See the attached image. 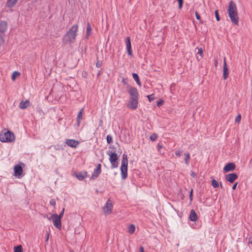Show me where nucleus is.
<instances>
[{"mask_svg": "<svg viewBox=\"0 0 252 252\" xmlns=\"http://www.w3.org/2000/svg\"><path fill=\"white\" fill-rule=\"evenodd\" d=\"M30 105V102L29 100H26L25 101H22L19 103V107L21 109H24L28 107Z\"/></svg>", "mask_w": 252, "mask_h": 252, "instance_id": "20", "label": "nucleus"}, {"mask_svg": "<svg viewBox=\"0 0 252 252\" xmlns=\"http://www.w3.org/2000/svg\"><path fill=\"white\" fill-rule=\"evenodd\" d=\"M15 139L14 133L7 129H4L0 134V140L2 142H12Z\"/></svg>", "mask_w": 252, "mask_h": 252, "instance_id": "3", "label": "nucleus"}, {"mask_svg": "<svg viewBox=\"0 0 252 252\" xmlns=\"http://www.w3.org/2000/svg\"><path fill=\"white\" fill-rule=\"evenodd\" d=\"M127 92L130 95V98H138V92L136 88L127 86Z\"/></svg>", "mask_w": 252, "mask_h": 252, "instance_id": "6", "label": "nucleus"}, {"mask_svg": "<svg viewBox=\"0 0 252 252\" xmlns=\"http://www.w3.org/2000/svg\"><path fill=\"white\" fill-rule=\"evenodd\" d=\"M212 185L214 188H217L219 187V183L215 179L212 180Z\"/></svg>", "mask_w": 252, "mask_h": 252, "instance_id": "30", "label": "nucleus"}, {"mask_svg": "<svg viewBox=\"0 0 252 252\" xmlns=\"http://www.w3.org/2000/svg\"><path fill=\"white\" fill-rule=\"evenodd\" d=\"M50 204L52 206H54L56 205L55 200L54 199H51L50 201Z\"/></svg>", "mask_w": 252, "mask_h": 252, "instance_id": "40", "label": "nucleus"}, {"mask_svg": "<svg viewBox=\"0 0 252 252\" xmlns=\"http://www.w3.org/2000/svg\"><path fill=\"white\" fill-rule=\"evenodd\" d=\"M126 47L127 49V54L128 55L132 56V52L131 50V45L130 42V37L127 36L126 39Z\"/></svg>", "mask_w": 252, "mask_h": 252, "instance_id": "12", "label": "nucleus"}, {"mask_svg": "<svg viewBox=\"0 0 252 252\" xmlns=\"http://www.w3.org/2000/svg\"><path fill=\"white\" fill-rule=\"evenodd\" d=\"M132 75L134 80L136 81L137 85L139 86H141V84L140 82V80H139L138 75L135 73H133Z\"/></svg>", "mask_w": 252, "mask_h": 252, "instance_id": "25", "label": "nucleus"}, {"mask_svg": "<svg viewBox=\"0 0 252 252\" xmlns=\"http://www.w3.org/2000/svg\"><path fill=\"white\" fill-rule=\"evenodd\" d=\"M19 74L20 73L17 71L14 72L12 75V79L14 80L15 79L16 75H19Z\"/></svg>", "mask_w": 252, "mask_h": 252, "instance_id": "38", "label": "nucleus"}, {"mask_svg": "<svg viewBox=\"0 0 252 252\" xmlns=\"http://www.w3.org/2000/svg\"><path fill=\"white\" fill-rule=\"evenodd\" d=\"M248 243L249 244H252V237H249L248 239Z\"/></svg>", "mask_w": 252, "mask_h": 252, "instance_id": "48", "label": "nucleus"}, {"mask_svg": "<svg viewBox=\"0 0 252 252\" xmlns=\"http://www.w3.org/2000/svg\"><path fill=\"white\" fill-rule=\"evenodd\" d=\"M112 208L113 205L111 201L108 199L103 208V213L105 215L110 214L112 213Z\"/></svg>", "mask_w": 252, "mask_h": 252, "instance_id": "8", "label": "nucleus"}, {"mask_svg": "<svg viewBox=\"0 0 252 252\" xmlns=\"http://www.w3.org/2000/svg\"><path fill=\"white\" fill-rule=\"evenodd\" d=\"M75 176L78 180L82 181L88 176V174L86 172H78L76 173Z\"/></svg>", "mask_w": 252, "mask_h": 252, "instance_id": "18", "label": "nucleus"}, {"mask_svg": "<svg viewBox=\"0 0 252 252\" xmlns=\"http://www.w3.org/2000/svg\"><path fill=\"white\" fill-rule=\"evenodd\" d=\"M185 156V163L186 165H189V160L190 158V154L189 152L184 153Z\"/></svg>", "mask_w": 252, "mask_h": 252, "instance_id": "22", "label": "nucleus"}, {"mask_svg": "<svg viewBox=\"0 0 252 252\" xmlns=\"http://www.w3.org/2000/svg\"><path fill=\"white\" fill-rule=\"evenodd\" d=\"M7 29V23L5 21H0V33H4Z\"/></svg>", "mask_w": 252, "mask_h": 252, "instance_id": "17", "label": "nucleus"}, {"mask_svg": "<svg viewBox=\"0 0 252 252\" xmlns=\"http://www.w3.org/2000/svg\"><path fill=\"white\" fill-rule=\"evenodd\" d=\"M229 75L228 68L227 66L226 58H223V78L224 80L226 79Z\"/></svg>", "mask_w": 252, "mask_h": 252, "instance_id": "11", "label": "nucleus"}, {"mask_svg": "<svg viewBox=\"0 0 252 252\" xmlns=\"http://www.w3.org/2000/svg\"><path fill=\"white\" fill-rule=\"evenodd\" d=\"M192 193H193V189H191L190 190V193H189V199H190V201H191L192 200V196H193Z\"/></svg>", "mask_w": 252, "mask_h": 252, "instance_id": "42", "label": "nucleus"}, {"mask_svg": "<svg viewBox=\"0 0 252 252\" xmlns=\"http://www.w3.org/2000/svg\"><path fill=\"white\" fill-rule=\"evenodd\" d=\"M179 3V8L181 9L182 7L183 4V0H177Z\"/></svg>", "mask_w": 252, "mask_h": 252, "instance_id": "37", "label": "nucleus"}, {"mask_svg": "<svg viewBox=\"0 0 252 252\" xmlns=\"http://www.w3.org/2000/svg\"><path fill=\"white\" fill-rule=\"evenodd\" d=\"M83 111H84V109L82 108L78 112V115L77 117V121L78 125L80 123V120H82V116H83L82 115H83Z\"/></svg>", "mask_w": 252, "mask_h": 252, "instance_id": "24", "label": "nucleus"}, {"mask_svg": "<svg viewBox=\"0 0 252 252\" xmlns=\"http://www.w3.org/2000/svg\"><path fill=\"white\" fill-rule=\"evenodd\" d=\"M102 65L101 61H98L96 63V66L97 67H100Z\"/></svg>", "mask_w": 252, "mask_h": 252, "instance_id": "41", "label": "nucleus"}, {"mask_svg": "<svg viewBox=\"0 0 252 252\" xmlns=\"http://www.w3.org/2000/svg\"><path fill=\"white\" fill-rule=\"evenodd\" d=\"M14 252H23L22 246L21 245L15 246L14 247Z\"/></svg>", "mask_w": 252, "mask_h": 252, "instance_id": "29", "label": "nucleus"}, {"mask_svg": "<svg viewBox=\"0 0 252 252\" xmlns=\"http://www.w3.org/2000/svg\"><path fill=\"white\" fill-rule=\"evenodd\" d=\"M238 183H236L233 186H232V189L235 190L236 188V187L237 186Z\"/></svg>", "mask_w": 252, "mask_h": 252, "instance_id": "47", "label": "nucleus"}, {"mask_svg": "<svg viewBox=\"0 0 252 252\" xmlns=\"http://www.w3.org/2000/svg\"><path fill=\"white\" fill-rule=\"evenodd\" d=\"M54 225L57 228H60L61 227V222L60 217H58V215L56 214H54L52 215L51 217Z\"/></svg>", "mask_w": 252, "mask_h": 252, "instance_id": "9", "label": "nucleus"}, {"mask_svg": "<svg viewBox=\"0 0 252 252\" xmlns=\"http://www.w3.org/2000/svg\"><path fill=\"white\" fill-rule=\"evenodd\" d=\"M158 150H160L162 148V146L159 143L158 145Z\"/></svg>", "mask_w": 252, "mask_h": 252, "instance_id": "49", "label": "nucleus"}, {"mask_svg": "<svg viewBox=\"0 0 252 252\" xmlns=\"http://www.w3.org/2000/svg\"><path fill=\"white\" fill-rule=\"evenodd\" d=\"M220 188L221 189H224V187H223V186H222V185L221 184V183H220Z\"/></svg>", "mask_w": 252, "mask_h": 252, "instance_id": "51", "label": "nucleus"}, {"mask_svg": "<svg viewBox=\"0 0 252 252\" xmlns=\"http://www.w3.org/2000/svg\"><path fill=\"white\" fill-rule=\"evenodd\" d=\"M139 252H144V249L142 246L140 247Z\"/></svg>", "mask_w": 252, "mask_h": 252, "instance_id": "46", "label": "nucleus"}, {"mask_svg": "<svg viewBox=\"0 0 252 252\" xmlns=\"http://www.w3.org/2000/svg\"><path fill=\"white\" fill-rule=\"evenodd\" d=\"M217 63H218V62H217V61L216 60V61H215V65H216V66H217Z\"/></svg>", "mask_w": 252, "mask_h": 252, "instance_id": "53", "label": "nucleus"}, {"mask_svg": "<svg viewBox=\"0 0 252 252\" xmlns=\"http://www.w3.org/2000/svg\"><path fill=\"white\" fill-rule=\"evenodd\" d=\"M18 0H7V5L8 7H13L17 3Z\"/></svg>", "mask_w": 252, "mask_h": 252, "instance_id": "23", "label": "nucleus"}, {"mask_svg": "<svg viewBox=\"0 0 252 252\" xmlns=\"http://www.w3.org/2000/svg\"><path fill=\"white\" fill-rule=\"evenodd\" d=\"M65 144L72 148H76L79 144V141L74 139H67L65 141Z\"/></svg>", "mask_w": 252, "mask_h": 252, "instance_id": "13", "label": "nucleus"}, {"mask_svg": "<svg viewBox=\"0 0 252 252\" xmlns=\"http://www.w3.org/2000/svg\"><path fill=\"white\" fill-rule=\"evenodd\" d=\"M235 168V165L233 162L227 163L223 168L224 172H227L233 171Z\"/></svg>", "mask_w": 252, "mask_h": 252, "instance_id": "15", "label": "nucleus"}, {"mask_svg": "<svg viewBox=\"0 0 252 252\" xmlns=\"http://www.w3.org/2000/svg\"><path fill=\"white\" fill-rule=\"evenodd\" d=\"M135 230V225L133 224H131L129 225L128 228V231L130 234H132L134 232Z\"/></svg>", "mask_w": 252, "mask_h": 252, "instance_id": "26", "label": "nucleus"}, {"mask_svg": "<svg viewBox=\"0 0 252 252\" xmlns=\"http://www.w3.org/2000/svg\"><path fill=\"white\" fill-rule=\"evenodd\" d=\"M182 151L180 150H178L175 151V154L176 156L180 157L182 153Z\"/></svg>", "mask_w": 252, "mask_h": 252, "instance_id": "35", "label": "nucleus"}, {"mask_svg": "<svg viewBox=\"0 0 252 252\" xmlns=\"http://www.w3.org/2000/svg\"><path fill=\"white\" fill-rule=\"evenodd\" d=\"M158 137V136L156 133H153L152 135H151L150 137V138L151 141H155Z\"/></svg>", "mask_w": 252, "mask_h": 252, "instance_id": "31", "label": "nucleus"}, {"mask_svg": "<svg viewBox=\"0 0 252 252\" xmlns=\"http://www.w3.org/2000/svg\"><path fill=\"white\" fill-rule=\"evenodd\" d=\"M49 233L47 232L46 236V241H48L49 240Z\"/></svg>", "mask_w": 252, "mask_h": 252, "instance_id": "45", "label": "nucleus"}, {"mask_svg": "<svg viewBox=\"0 0 252 252\" xmlns=\"http://www.w3.org/2000/svg\"><path fill=\"white\" fill-rule=\"evenodd\" d=\"M147 97L148 98L149 101L150 102H151L155 99L154 94L148 95L147 96Z\"/></svg>", "mask_w": 252, "mask_h": 252, "instance_id": "33", "label": "nucleus"}, {"mask_svg": "<svg viewBox=\"0 0 252 252\" xmlns=\"http://www.w3.org/2000/svg\"><path fill=\"white\" fill-rule=\"evenodd\" d=\"M237 178V175L234 173L228 174L225 177L226 180L231 183H233Z\"/></svg>", "mask_w": 252, "mask_h": 252, "instance_id": "14", "label": "nucleus"}, {"mask_svg": "<svg viewBox=\"0 0 252 252\" xmlns=\"http://www.w3.org/2000/svg\"><path fill=\"white\" fill-rule=\"evenodd\" d=\"M197 219L198 217L196 213L194 210L192 209L189 215L190 220L192 221H195L197 220Z\"/></svg>", "mask_w": 252, "mask_h": 252, "instance_id": "21", "label": "nucleus"}, {"mask_svg": "<svg viewBox=\"0 0 252 252\" xmlns=\"http://www.w3.org/2000/svg\"><path fill=\"white\" fill-rule=\"evenodd\" d=\"M163 100L160 99L159 101H158L157 102V106L159 107L161 105H162L163 103Z\"/></svg>", "mask_w": 252, "mask_h": 252, "instance_id": "39", "label": "nucleus"}, {"mask_svg": "<svg viewBox=\"0 0 252 252\" xmlns=\"http://www.w3.org/2000/svg\"><path fill=\"white\" fill-rule=\"evenodd\" d=\"M195 16H196V19L197 20H200V19H201V17L200 16L199 14L197 11H196L195 13Z\"/></svg>", "mask_w": 252, "mask_h": 252, "instance_id": "43", "label": "nucleus"}, {"mask_svg": "<svg viewBox=\"0 0 252 252\" xmlns=\"http://www.w3.org/2000/svg\"><path fill=\"white\" fill-rule=\"evenodd\" d=\"M118 156L116 153H111L110 155L109 160L111 164V168H115L118 167V162L117 161L118 160Z\"/></svg>", "mask_w": 252, "mask_h": 252, "instance_id": "5", "label": "nucleus"}, {"mask_svg": "<svg viewBox=\"0 0 252 252\" xmlns=\"http://www.w3.org/2000/svg\"><path fill=\"white\" fill-rule=\"evenodd\" d=\"M138 98H129V100L127 104L128 108L132 110L136 109L138 107Z\"/></svg>", "mask_w": 252, "mask_h": 252, "instance_id": "7", "label": "nucleus"}, {"mask_svg": "<svg viewBox=\"0 0 252 252\" xmlns=\"http://www.w3.org/2000/svg\"><path fill=\"white\" fill-rule=\"evenodd\" d=\"M91 31H92V28L91 27V25L89 23H88L87 26V33H86V35L87 38H88V36L90 35Z\"/></svg>", "mask_w": 252, "mask_h": 252, "instance_id": "27", "label": "nucleus"}, {"mask_svg": "<svg viewBox=\"0 0 252 252\" xmlns=\"http://www.w3.org/2000/svg\"><path fill=\"white\" fill-rule=\"evenodd\" d=\"M107 142L108 144L112 143V137L110 135H108L106 137Z\"/></svg>", "mask_w": 252, "mask_h": 252, "instance_id": "32", "label": "nucleus"}, {"mask_svg": "<svg viewBox=\"0 0 252 252\" xmlns=\"http://www.w3.org/2000/svg\"><path fill=\"white\" fill-rule=\"evenodd\" d=\"M127 155L124 154L123 155L121 166V174L123 180L126 179L127 176Z\"/></svg>", "mask_w": 252, "mask_h": 252, "instance_id": "4", "label": "nucleus"}, {"mask_svg": "<svg viewBox=\"0 0 252 252\" xmlns=\"http://www.w3.org/2000/svg\"><path fill=\"white\" fill-rule=\"evenodd\" d=\"M64 211V209L63 208V209L62 211L60 213V215H58V217H60L61 219V218L63 217V215Z\"/></svg>", "mask_w": 252, "mask_h": 252, "instance_id": "44", "label": "nucleus"}, {"mask_svg": "<svg viewBox=\"0 0 252 252\" xmlns=\"http://www.w3.org/2000/svg\"><path fill=\"white\" fill-rule=\"evenodd\" d=\"M227 13L231 22L236 25L239 23V17L237 6L235 2L230 1L227 9Z\"/></svg>", "mask_w": 252, "mask_h": 252, "instance_id": "2", "label": "nucleus"}, {"mask_svg": "<svg viewBox=\"0 0 252 252\" xmlns=\"http://www.w3.org/2000/svg\"><path fill=\"white\" fill-rule=\"evenodd\" d=\"M191 176H192L193 177H195V176H196V174H195L194 172H192V173H191Z\"/></svg>", "mask_w": 252, "mask_h": 252, "instance_id": "50", "label": "nucleus"}, {"mask_svg": "<svg viewBox=\"0 0 252 252\" xmlns=\"http://www.w3.org/2000/svg\"><path fill=\"white\" fill-rule=\"evenodd\" d=\"M215 13V16H216V20L218 21H219L220 20V18L219 14V11L218 10H216Z\"/></svg>", "mask_w": 252, "mask_h": 252, "instance_id": "36", "label": "nucleus"}, {"mask_svg": "<svg viewBox=\"0 0 252 252\" xmlns=\"http://www.w3.org/2000/svg\"><path fill=\"white\" fill-rule=\"evenodd\" d=\"M195 50H197L196 55V59L198 61H199L203 57V49L201 47H197Z\"/></svg>", "mask_w": 252, "mask_h": 252, "instance_id": "19", "label": "nucleus"}, {"mask_svg": "<svg viewBox=\"0 0 252 252\" xmlns=\"http://www.w3.org/2000/svg\"><path fill=\"white\" fill-rule=\"evenodd\" d=\"M5 36V33H0V46L4 44Z\"/></svg>", "mask_w": 252, "mask_h": 252, "instance_id": "28", "label": "nucleus"}, {"mask_svg": "<svg viewBox=\"0 0 252 252\" xmlns=\"http://www.w3.org/2000/svg\"><path fill=\"white\" fill-rule=\"evenodd\" d=\"M241 119V115L240 114L238 115V116L236 117L235 122V123H239L240 122Z\"/></svg>", "mask_w": 252, "mask_h": 252, "instance_id": "34", "label": "nucleus"}, {"mask_svg": "<svg viewBox=\"0 0 252 252\" xmlns=\"http://www.w3.org/2000/svg\"><path fill=\"white\" fill-rule=\"evenodd\" d=\"M78 25H74L68 32L63 36L62 42L64 45L68 43H73L75 42L77 32L78 31Z\"/></svg>", "mask_w": 252, "mask_h": 252, "instance_id": "1", "label": "nucleus"}, {"mask_svg": "<svg viewBox=\"0 0 252 252\" xmlns=\"http://www.w3.org/2000/svg\"><path fill=\"white\" fill-rule=\"evenodd\" d=\"M101 164L99 163L97 164L96 168L94 170L91 177V179L94 180L101 173Z\"/></svg>", "mask_w": 252, "mask_h": 252, "instance_id": "10", "label": "nucleus"}, {"mask_svg": "<svg viewBox=\"0 0 252 252\" xmlns=\"http://www.w3.org/2000/svg\"><path fill=\"white\" fill-rule=\"evenodd\" d=\"M69 252H75L72 249H69Z\"/></svg>", "mask_w": 252, "mask_h": 252, "instance_id": "52", "label": "nucleus"}, {"mask_svg": "<svg viewBox=\"0 0 252 252\" xmlns=\"http://www.w3.org/2000/svg\"><path fill=\"white\" fill-rule=\"evenodd\" d=\"M14 170L15 176L19 177L21 176L23 172V168L21 166L18 164L14 166Z\"/></svg>", "mask_w": 252, "mask_h": 252, "instance_id": "16", "label": "nucleus"}]
</instances>
